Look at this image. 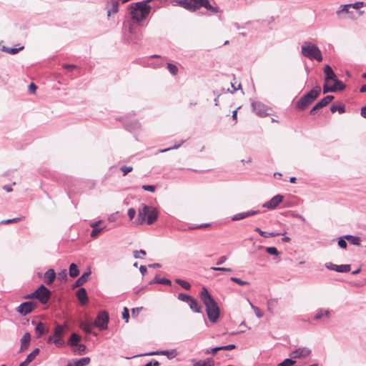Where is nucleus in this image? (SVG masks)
<instances>
[{
    "instance_id": "1",
    "label": "nucleus",
    "mask_w": 366,
    "mask_h": 366,
    "mask_svg": "<svg viewBox=\"0 0 366 366\" xmlns=\"http://www.w3.org/2000/svg\"><path fill=\"white\" fill-rule=\"evenodd\" d=\"M199 296L206 307V312L209 321L212 323L216 322L219 319L220 313L217 303L210 295L206 287L202 289Z\"/></svg>"
},
{
    "instance_id": "2",
    "label": "nucleus",
    "mask_w": 366,
    "mask_h": 366,
    "mask_svg": "<svg viewBox=\"0 0 366 366\" xmlns=\"http://www.w3.org/2000/svg\"><path fill=\"white\" fill-rule=\"evenodd\" d=\"M153 1L154 0H144L142 1L132 4L129 9L132 19L137 22L142 21L144 19L151 11V6L148 5V4Z\"/></svg>"
},
{
    "instance_id": "3",
    "label": "nucleus",
    "mask_w": 366,
    "mask_h": 366,
    "mask_svg": "<svg viewBox=\"0 0 366 366\" xmlns=\"http://www.w3.org/2000/svg\"><path fill=\"white\" fill-rule=\"evenodd\" d=\"M158 211L156 208L142 204L138 209L137 221L139 224L147 222L148 224H153L158 218Z\"/></svg>"
},
{
    "instance_id": "4",
    "label": "nucleus",
    "mask_w": 366,
    "mask_h": 366,
    "mask_svg": "<svg viewBox=\"0 0 366 366\" xmlns=\"http://www.w3.org/2000/svg\"><path fill=\"white\" fill-rule=\"evenodd\" d=\"M301 54L305 57H307L310 60L315 59L318 62H321L323 59L322 52L319 47L310 41H305L303 43L301 47Z\"/></svg>"
},
{
    "instance_id": "5",
    "label": "nucleus",
    "mask_w": 366,
    "mask_h": 366,
    "mask_svg": "<svg viewBox=\"0 0 366 366\" xmlns=\"http://www.w3.org/2000/svg\"><path fill=\"white\" fill-rule=\"evenodd\" d=\"M321 92V88L319 86H315L309 92L302 96L297 102L296 107L300 110H304L310 104H311L316 98L319 96Z\"/></svg>"
},
{
    "instance_id": "6",
    "label": "nucleus",
    "mask_w": 366,
    "mask_h": 366,
    "mask_svg": "<svg viewBox=\"0 0 366 366\" xmlns=\"http://www.w3.org/2000/svg\"><path fill=\"white\" fill-rule=\"evenodd\" d=\"M207 0H179L177 4L184 9L194 12L203 7Z\"/></svg>"
},
{
    "instance_id": "7",
    "label": "nucleus",
    "mask_w": 366,
    "mask_h": 366,
    "mask_svg": "<svg viewBox=\"0 0 366 366\" xmlns=\"http://www.w3.org/2000/svg\"><path fill=\"white\" fill-rule=\"evenodd\" d=\"M51 296V292L43 285H41L39 288L31 295H29L27 298H36L38 299L42 304L46 303Z\"/></svg>"
},
{
    "instance_id": "8",
    "label": "nucleus",
    "mask_w": 366,
    "mask_h": 366,
    "mask_svg": "<svg viewBox=\"0 0 366 366\" xmlns=\"http://www.w3.org/2000/svg\"><path fill=\"white\" fill-rule=\"evenodd\" d=\"M66 325H57L54 331V343L57 347L63 346L64 344L62 337L65 333Z\"/></svg>"
},
{
    "instance_id": "9",
    "label": "nucleus",
    "mask_w": 366,
    "mask_h": 366,
    "mask_svg": "<svg viewBox=\"0 0 366 366\" xmlns=\"http://www.w3.org/2000/svg\"><path fill=\"white\" fill-rule=\"evenodd\" d=\"M109 322V315L105 311L100 312L94 320V325L95 327L103 330L107 328Z\"/></svg>"
},
{
    "instance_id": "10",
    "label": "nucleus",
    "mask_w": 366,
    "mask_h": 366,
    "mask_svg": "<svg viewBox=\"0 0 366 366\" xmlns=\"http://www.w3.org/2000/svg\"><path fill=\"white\" fill-rule=\"evenodd\" d=\"M36 305L37 304L33 302H25L16 308V311L21 315L26 316L31 313L36 308Z\"/></svg>"
},
{
    "instance_id": "11",
    "label": "nucleus",
    "mask_w": 366,
    "mask_h": 366,
    "mask_svg": "<svg viewBox=\"0 0 366 366\" xmlns=\"http://www.w3.org/2000/svg\"><path fill=\"white\" fill-rule=\"evenodd\" d=\"M252 111L259 117H265L268 115L269 108L260 102L256 101L252 102Z\"/></svg>"
},
{
    "instance_id": "12",
    "label": "nucleus",
    "mask_w": 366,
    "mask_h": 366,
    "mask_svg": "<svg viewBox=\"0 0 366 366\" xmlns=\"http://www.w3.org/2000/svg\"><path fill=\"white\" fill-rule=\"evenodd\" d=\"M311 352L312 351L309 347H302L292 351L290 357L292 359L304 358L308 357Z\"/></svg>"
},
{
    "instance_id": "13",
    "label": "nucleus",
    "mask_w": 366,
    "mask_h": 366,
    "mask_svg": "<svg viewBox=\"0 0 366 366\" xmlns=\"http://www.w3.org/2000/svg\"><path fill=\"white\" fill-rule=\"evenodd\" d=\"M333 99L334 97L332 95L325 97L311 109L310 112V114L314 115L317 110L327 106Z\"/></svg>"
},
{
    "instance_id": "14",
    "label": "nucleus",
    "mask_w": 366,
    "mask_h": 366,
    "mask_svg": "<svg viewBox=\"0 0 366 366\" xmlns=\"http://www.w3.org/2000/svg\"><path fill=\"white\" fill-rule=\"evenodd\" d=\"M326 268L330 270H333L337 272H348L351 269L350 264H340L337 265L332 262H327L325 264Z\"/></svg>"
},
{
    "instance_id": "15",
    "label": "nucleus",
    "mask_w": 366,
    "mask_h": 366,
    "mask_svg": "<svg viewBox=\"0 0 366 366\" xmlns=\"http://www.w3.org/2000/svg\"><path fill=\"white\" fill-rule=\"evenodd\" d=\"M282 200L283 196L281 194H277L274 196L269 201L264 203L262 207L269 209H274L279 205L280 203L282 202Z\"/></svg>"
},
{
    "instance_id": "16",
    "label": "nucleus",
    "mask_w": 366,
    "mask_h": 366,
    "mask_svg": "<svg viewBox=\"0 0 366 366\" xmlns=\"http://www.w3.org/2000/svg\"><path fill=\"white\" fill-rule=\"evenodd\" d=\"M119 0H109L106 4V9L107 11V16H110L112 14H116L119 11Z\"/></svg>"
},
{
    "instance_id": "17",
    "label": "nucleus",
    "mask_w": 366,
    "mask_h": 366,
    "mask_svg": "<svg viewBox=\"0 0 366 366\" xmlns=\"http://www.w3.org/2000/svg\"><path fill=\"white\" fill-rule=\"evenodd\" d=\"M165 355L169 359H173L177 356L178 352H177L176 350H159V351L151 352L146 354V355Z\"/></svg>"
},
{
    "instance_id": "18",
    "label": "nucleus",
    "mask_w": 366,
    "mask_h": 366,
    "mask_svg": "<svg viewBox=\"0 0 366 366\" xmlns=\"http://www.w3.org/2000/svg\"><path fill=\"white\" fill-rule=\"evenodd\" d=\"M324 73L325 75V81L327 83L329 81H335L337 78L331 66L328 64L324 67Z\"/></svg>"
},
{
    "instance_id": "19",
    "label": "nucleus",
    "mask_w": 366,
    "mask_h": 366,
    "mask_svg": "<svg viewBox=\"0 0 366 366\" xmlns=\"http://www.w3.org/2000/svg\"><path fill=\"white\" fill-rule=\"evenodd\" d=\"M331 313L329 310H324L322 308L318 309L314 316L315 320H321L322 319H330Z\"/></svg>"
},
{
    "instance_id": "20",
    "label": "nucleus",
    "mask_w": 366,
    "mask_h": 366,
    "mask_svg": "<svg viewBox=\"0 0 366 366\" xmlns=\"http://www.w3.org/2000/svg\"><path fill=\"white\" fill-rule=\"evenodd\" d=\"M259 213L258 210H249L245 212L238 213L232 217V221H238Z\"/></svg>"
},
{
    "instance_id": "21",
    "label": "nucleus",
    "mask_w": 366,
    "mask_h": 366,
    "mask_svg": "<svg viewBox=\"0 0 366 366\" xmlns=\"http://www.w3.org/2000/svg\"><path fill=\"white\" fill-rule=\"evenodd\" d=\"M90 362V358L88 357L75 359L72 362H69L67 366H86Z\"/></svg>"
},
{
    "instance_id": "22",
    "label": "nucleus",
    "mask_w": 366,
    "mask_h": 366,
    "mask_svg": "<svg viewBox=\"0 0 366 366\" xmlns=\"http://www.w3.org/2000/svg\"><path fill=\"white\" fill-rule=\"evenodd\" d=\"M55 278L56 273L53 269H49L44 273V282L47 285L51 284Z\"/></svg>"
},
{
    "instance_id": "23",
    "label": "nucleus",
    "mask_w": 366,
    "mask_h": 366,
    "mask_svg": "<svg viewBox=\"0 0 366 366\" xmlns=\"http://www.w3.org/2000/svg\"><path fill=\"white\" fill-rule=\"evenodd\" d=\"M76 297L82 305H85L88 302L86 291L83 287L78 290Z\"/></svg>"
},
{
    "instance_id": "24",
    "label": "nucleus",
    "mask_w": 366,
    "mask_h": 366,
    "mask_svg": "<svg viewBox=\"0 0 366 366\" xmlns=\"http://www.w3.org/2000/svg\"><path fill=\"white\" fill-rule=\"evenodd\" d=\"M30 340H31L30 334L29 332H26L21 339L20 352L24 351V350H26L28 347Z\"/></svg>"
},
{
    "instance_id": "25",
    "label": "nucleus",
    "mask_w": 366,
    "mask_h": 366,
    "mask_svg": "<svg viewBox=\"0 0 366 366\" xmlns=\"http://www.w3.org/2000/svg\"><path fill=\"white\" fill-rule=\"evenodd\" d=\"M90 274H91L90 271L84 272L80 277H79L77 279V280L75 282V286L80 287V286L83 285L85 282H87Z\"/></svg>"
},
{
    "instance_id": "26",
    "label": "nucleus",
    "mask_w": 366,
    "mask_h": 366,
    "mask_svg": "<svg viewBox=\"0 0 366 366\" xmlns=\"http://www.w3.org/2000/svg\"><path fill=\"white\" fill-rule=\"evenodd\" d=\"M94 325L90 322H82L80 324V327L86 333L92 334L93 333V327Z\"/></svg>"
},
{
    "instance_id": "27",
    "label": "nucleus",
    "mask_w": 366,
    "mask_h": 366,
    "mask_svg": "<svg viewBox=\"0 0 366 366\" xmlns=\"http://www.w3.org/2000/svg\"><path fill=\"white\" fill-rule=\"evenodd\" d=\"M344 238L345 239H347L349 242V243L352 245H356V246L360 245L361 239L359 237L347 234V235H345Z\"/></svg>"
},
{
    "instance_id": "28",
    "label": "nucleus",
    "mask_w": 366,
    "mask_h": 366,
    "mask_svg": "<svg viewBox=\"0 0 366 366\" xmlns=\"http://www.w3.org/2000/svg\"><path fill=\"white\" fill-rule=\"evenodd\" d=\"M189 307L192 310H193L195 312H201V307L199 306L198 302L194 299L193 297L189 300L188 302Z\"/></svg>"
},
{
    "instance_id": "29",
    "label": "nucleus",
    "mask_w": 366,
    "mask_h": 366,
    "mask_svg": "<svg viewBox=\"0 0 366 366\" xmlns=\"http://www.w3.org/2000/svg\"><path fill=\"white\" fill-rule=\"evenodd\" d=\"M254 231L258 232L262 237L268 238L279 236L280 234L277 232H267L261 230L259 227H256Z\"/></svg>"
},
{
    "instance_id": "30",
    "label": "nucleus",
    "mask_w": 366,
    "mask_h": 366,
    "mask_svg": "<svg viewBox=\"0 0 366 366\" xmlns=\"http://www.w3.org/2000/svg\"><path fill=\"white\" fill-rule=\"evenodd\" d=\"M79 340L80 336L76 333H72L68 340V344L71 347H74L75 345H77Z\"/></svg>"
},
{
    "instance_id": "31",
    "label": "nucleus",
    "mask_w": 366,
    "mask_h": 366,
    "mask_svg": "<svg viewBox=\"0 0 366 366\" xmlns=\"http://www.w3.org/2000/svg\"><path fill=\"white\" fill-rule=\"evenodd\" d=\"M207 11H210L212 14H217L220 11L219 8L217 6L212 5L209 3V1L207 0V3L203 6Z\"/></svg>"
},
{
    "instance_id": "32",
    "label": "nucleus",
    "mask_w": 366,
    "mask_h": 366,
    "mask_svg": "<svg viewBox=\"0 0 366 366\" xmlns=\"http://www.w3.org/2000/svg\"><path fill=\"white\" fill-rule=\"evenodd\" d=\"M192 362H194L193 366H212V360L210 359L199 361L193 360Z\"/></svg>"
},
{
    "instance_id": "33",
    "label": "nucleus",
    "mask_w": 366,
    "mask_h": 366,
    "mask_svg": "<svg viewBox=\"0 0 366 366\" xmlns=\"http://www.w3.org/2000/svg\"><path fill=\"white\" fill-rule=\"evenodd\" d=\"M79 270L77 267V265L74 263H71L69 266V275L71 277H76L79 275Z\"/></svg>"
},
{
    "instance_id": "34",
    "label": "nucleus",
    "mask_w": 366,
    "mask_h": 366,
    "mask_svg": "<svg viewBox=\"0 0 366 366\" xmlns=\"http://www.w3.org/2000/svg\"><path fill=\"white\" fill-rule=\"evenodd\" d=\"M39 353V348L34 349L31 353H29L27 355L25 361L29 364L36 358V357L37 356V355Z\"/></svg>"
},
{
    "instance_id": "35",
    "label": "nucleus",
    "mask_w": 366,
    "mask_h": 366,
    "mask_svg": "<svg viewBox=\"0 0 366 366\" xmlns=\"http://www.w3.org/2000/svg\"><path fill=\"white\" fill-rule=\"evenodd\" d=\"M151 283L171 285L172 282L169 279H167V278H159L157 277H155L154 279L151 282Z\"/></svg>"
},
{
    "instance_id": "36",
    "label": "nucleus",
    "mask_w": 366,
    "mask_h": 366,
    "mask_svg": "<svg viewBox=\"0 0 366 366\" xmlns=\"http://www.w3.org/2000/svg\"><path fill=\"white\" fill-rule=\"evenodd\" d=\"M35 331L36 333H38V335L40 336L46 332V327L43 322H39L36 327H35Z\"/></svg>"
},
{
    "instance_id": "37",
    "label": "nucleus",
    "mask_w": 366,
    "mask_h": 366,
    "mask_svg": "<svg viewBox=\"0 0 366 366\" xmlns=\"http://www.w3.org/2000/svg\"><path fill=\"white\" fill-rule=\"evenodd\" d=\"M125 127L129 131H135L140 128V124L137 121H133L130 124H125Z\"/></svg>"
},
{
    "instance_id": "38",
    "label": "nucleus",
    "mask_w": 366,
    "mask_h": 366,
    "mask_svg": "<svg viewBox=\"0 0 366 366\" xmlns=\"http://www.w3.org/2000/svg\"><path fill=\"white\" fill-rule=\"evenodd\" d=\"M23 46L19 47V48H9L6 47L5 46H3L1 48V50L3 51H5L6 53L11 54H15L18 53L20 50L23 49Z\"/></svg>"
},
{
    "instance_id": "39",
    "label": "nucleus",
    "mask_w": 366,
    "mask_h": 366,
    "mask_svg": "<svg viewBox=\"0 0 366 366\" xmlns=\"http://www.w3.org/2000/svg\"><path fill=\"white\" fill-rule=\"evenodd\" d=\"M175 282L185 290H189L191 288L190 284L185 280L176 279Z\"/></svg>"
},
{
    "instance_id": "40",
    "label": "nucleus",
    "mask_w": 366,
    "mask_h": 366,
    "mask_svg": "<svg viewBox=\"0 0 366 366\" xmlns=\"http://www.w3.org/2000/svg\"><path fill=\"white\" fill-rule=\"evenodd\" d=\"M249 305L251 306L252 309L254 310L256 316L258 318L262 317L263 315H264L263 312L259 307L253 305L252 303L250 301H249Z\"/></svg>"
},
{
    "instance_id": "41",
    "label": "nucleus",
    "mask_w": 366,
    "mask_h": 366,
    "mask_svg": "<svg viewBox=\"0 0 366 366\" xmlns=\"http://www.w3.org/2000/svg\"><path fill=\"white\" fill-rule=\"evenodd\" d=\"M74 347V352L79 355H81L86 350V346L83 344L78 343L77 345H75Z\"/></svg>"
},
{
    "instance_id": "42",
    "label": "nucleus",
    "mask_w": 366,
    "mask_h": 366,
    "mask_svg": "<svg viewBox=\"0 0 366 366\" xmlns=\"http://www.w3.org/2000/svg\"><path fill=\"white\" fill-rule=\"evenodd\" d=\"M332 86L336 88V92L342 91L345 88V85L341 81H340L338 79H337L334 81V85Z\"/></svg>"
},
{
    "instance_id": "43",
    "label": "nucleus",
    "mask_w": 366,
    "mask_h": 366,
    "mask_svg": "<svg viewBox=\"0 0 366 366\" xmlns=\"http://www.w3.org/2000/svg\"><path fill=\"white\" fill-rule=\"evenodd\" d=\"M295 361L292 358H287L282 362L277 365V366H293L295 364Z\"/></svg>"
},
{
    "instance_id": "44",
    "label": "nucleus",
    "mask_w": 366,
    "mask_h": 366,
    "mask_svg": "<svg viewBox=\"0 0 366 366\" xmlns=\"http://www.w3.org/2000/svg\"><path fill=\"white\" fill-rule=\"evenodd\" d=\"M167 66L168 70L172 75H176L177 74L178 68L176 65L171 64V63H167Z\"/></svg>"
},
{
    "instance_id": "45",
    "label": "nucleus",
    "mask_w": 366,
    "mask_h": 366,
    "mask_svg": "<svg viewBox=\"0 0 366 366\" xmlns=\"http://www.w3.org/2000/svg\"><path fill=\"white\" fill-rule=\"evenodd\" d=\"M104 229H105V227L93 229L90 234L91 237L96 238L97 237H98L99 235V234H101L102 232V231H104Z\"/></svg>"
},
{
    "instance_id": "46",
    "label": "nucleus",
    "mask_w": 366,
    "mask_h": 366,
    "mask_svg": "<svg viewBox=\"0 0 366 366\" xmlns=\"http://www.w3.org/2000/svg\"><path fill=\"white\" fill-rule=\"evenodd\" d=\"M330 110L332 113H335V112L338 111L339 113L342 114V113L345 112V107L344 106L332 105L330 107Z\"/></svg>"
},
{
    "instance_id": "47",
    "label": "nucleus",
    "mask_w": 366,
    "mask_h": 366,
    "mask_svg": "<svg viewBox=\"0 0 366 366\" xmlns=\"http://www.w3.org/2000/svg\"><path fill=\"white\" fill-rule=\"evenodd\" d=\"M192 297L184 293H179L178 295V299L181 301L189 302Z\"/></svg>"
},
{
    "instance_id": "48",
    "label": "nucleus",
    "mask_w": 366,
    "mask_h": 366,
    "mask_svg": "<svg viewBox=\"0 0 366 366\" xmlns=\"http://www.w3.org/2000/svg\"><path fill=\"white\" fill-rule=\"evenodd\" d=\"M350 4H345L340 6V9L337 11V14L340 15L342 12L348 13Z\"/></svg>"
},
{
    "instance_id": "49",
    "label": "nucleus",
    "mask_w": 366,
    "mask_h": 366,
    "mask_svg": "<svg viewBox=\"0 0 366 366\" xmlns=\"http://www.w3.org/2000/svg\"><path fill=\"white\" fill-rule=\"evenodd\" d=\"M336 92V88L333 87L332 86H327V83L325 82V84L323 86V93L324 94H327L328 92Z\"/></svg>"
},
{
    "instance_id": "50",
    "label": "nucleus",
    "mask_w": 366,
    "mask_h": 366,
    "mask_svg": "<svg viewBox=\"0 0 366 366\" xmlns=\"http://www.w3.org/2000/svg\"><path fill=\"white\" fill-rule=\"evenodd\" d=\"M231 281L239 285H249V282H246V281H243L237 277H231L230 278Z\"/></svg>"
},
{
    "instance_id": "51",
    "label": "nucleus",
    "mask_w": 366,
    "mask_h": 366,
    "mask_svg": "<svg viewBox=\"0 0 366 366\" xmlns=\"http://www.w3.org/2000/svg\"><path fill=\"white\" fill-rule=\"evenodd\" d=\"M266 251L269 254H272V255H278L279 254V252H278L277 248L274 247H266Z\"/></svg>"
},
{
    "instance_id": "52",
    "label": "nucleus",
    "mask_w": 366,
    "mask_h": 366,
    "mask_svg": "<svg viewBox=\"0 0 366 366\" xmlns=\"http://www.w3.org/2000/svg\"><path fill=\"white\" fill-rule=\"evenodd\" d=\"M132 167L129 166H122L120 167V170L122 172L124 176L127 174L129 172H132Z\"/></svg>"
},
{
    "instance_id": "53",
    "label": "nucleus",
    "mask_w": 366,
    "mask_h": 366,
    "mask_svg": "<svg viewBox=\"0 0 366 366\" xmlns=\"http://www.w3.org/2000/svg\"><path fill=\"white\" fill-rule=\"evenodd\" d=\"M184 143V141H182L180 144H176L173 147H169V148H167V149H160L159 150V152L161 153H164V152H167L169 150H172V149H178L182 144Z\"/></svg>"
},
{
    "instance_id": "54",
    "label": "nucleus",
    "mask_w": 366,
    "mask_h": 366,
    "mask_svg": "<svg viewBox=\"0 0 366 366\" xmlns=\"http://www.w3.org/2000/svg\"><path fill=\"white\" fill-rule=\"evenodd\" d=\"M210 269L214 271H223V272H232V269L231 268H226V267H212Z\"/></svg>"
},
{
    "instance_id": "55",
    "label": "nucleus",
    "mask_w": 366,
    "mask_h": 366,
    "mask_svg": "<svg viewBox=\"0 0 366 366\" xmlns=\"http://www.w3.org/2000/svg\"><path fill=\"white\" fill-rule=\"evenodd\" d=\"M141 254H143V255H145L146 254V252L144 250H143V249H140L139 251H137V250L134 251V252H133L134 257L136 259L141 258V257H140Z\"/></svg>"
},
{
    "instance_id": "56",
    "label": "nucleus",
    "mask_w": 366,
    "mask_h": 366,
    "mask_svg": "<svg viewBox=\"0 0 366 366\" xmlns=\"http://www.w3.org/2000/svg\"><path fill=\"white\" fill-rule=\"evenodd\" d=\"M59 278L62 280H66L67 278L66 269H63L58 274Z\"/></svg>"
},
{
    "instance_id": "57",
    "label": "nucleus",
    "mask_w": 366,
    "mask_h": 366,
    "mask_svg": "<svg viewBox=\"0 0 366 366\" xmlns=\"http://www.w3.org/2000/svg\"><path fill=\"white\" fill-rule=\"evenodd\" d=\"M338 245L342 248L346 249L347 247V242H345V239L343 237H340L338 240Z\"/></svg>"
},
{
    "instance_id": "58",
    "label": "nucleus",
    "mask_w": 366,
    "mask_h": 366,
    "mask_svg": "<svg viewBox=\"0 0 366 366\" xmlns=\"http://www.w3.org/2000/svg\"><path fill=\"white\" fill-rule=\"evenodd\" d=\"M364 6V2L363 1H357V2H355L354 4H350V7H352L355 9H360L361 7H362Z\"/></svg>"
},
{
    "instance_id": "59",
    "label": "nucleus",
    "mask_w": 366,
    "mask_h": 366,
    "mask_svg": "<svg viewBox=\"0 0 366 366\" xmlns=\"http://www.w3.org/2000/svg\"><path fill=\"white\" fill-rule=\"evenodd\" d=\"M142 189L145 191L154 192L155 191L156 187L154 185H143Z\"/></svg>"
},
{
    "instance_id": "60",
    "label": "nucleus",
    "mask_w": 366,
    "mask_h": 366,
    "mask_svg": "<svg viewBox=\"0 0 366 366\" xmlns=\"http://www.w3.org/2000/svg\"><path fill=\"white\" fill-rule=\"evenodd\" d=\"M127 214H128V216H129V219H134V217L136 215V210L134 208H129L128 209V213Z\"/></svg>"
},
{
    "instance_id": "61",
    "label": "nucleus",
    "mask_w": 366,
    "mask_h": 366,
    "mask_svg": "<svg viewBox=\"0 0 366 366\" xmlns=\"http://www.w3.org/2000/svg\"><path fill=\"white\" fill-rule=\"evenodd\" d=\"M122 317H123V319L126 320V322H128V320L129 317V310L127 307L124 308V311L122 312Z\"/></svg>"
},
{
    "instance_id": "62",
    "label": "nucleus",
    "mask_w": 366,
    "mask_h": 366,
    "mask_svg": "<svg viewBox=\"0 0 366 366\" xmlns=\"http://www.w3.org/2000/svg\"><path fill=\"white\" fill-rule=\"evenodd\" d=\"M220 348L222 349V350H231L236 348V345L234 344H231L225 346H221Z\"/></svg>"
},
{
    "instance_id": "63",
    "label": "nucleus",
    "mask_w": 366,
    "mask_h": 366,
    "mask_svg": "<svg viewBox=\"0 0 366 366\" xmlns=\"http://www.w3.org/2000/svg\"><path fill=\"white\" fill-rule=\"evenodd\" d=\"M291 215H292V217H294V218L300 219H301V220H302V221H303V222H305V217H304L302 215H301V214H297V213H296V212H292V214H291Z\"/></svg>"
},
{
    "instance_id": "64",
    "label": "nucleus",
    "mask_w": 366,
    "mask_h": 366,
    "mask_svg": "<svg viewBox=\"0 0 366 366\" xmlns=\"http://www.w3.org/2000/svg\"><path fill=\"white\" fill-rule=\"evenodd\" d=\"M144 366H159V362L157 360H153L147 363Z\"/></svg>"
}]
</instances>
